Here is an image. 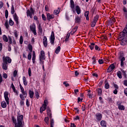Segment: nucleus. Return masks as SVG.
<instances>
[{
  "mask_svg": "<svg viewBox=\"0 0 127 127\" xmlns=\"http://www.w3.org/2000/svg\"><path fill=\"white\" fill-rule=\"evenodd\" d=\"M31 53H29L28 55V60H31Z\"/></svg>",
  "mask_w": 127,
  "mask_h": 127,
  "instance_id": "nucleus-62",
  "label": "nucleus"
},
{
  "mask_svg": "<svg viewBox=\"0 0 127 127\" xmlns=\"http://www.w3.org/2000/svg\"><path fill=\"white\" fill-rule=\"evenodd\" d=\"M20 98L21 99V100L20 101V105L21 106H23L24 105V100H25V97H24V95L22 94L19 95Z\"/></svg>",
  "mask_w": 127,
  "mask_h": 127,
  "instance_id": "nucleus-11",
  "label": "nucleus"
},
{
  "mask_svg": "<svg viewBox=\"0 0 127 127\" xmlns=\"http://www.w3.org/2000/svg\"><path fill=\"white\" fill-rule=\"evenodd\" d=\"M115 68V64H111L107 70V73H111V72H112V71H113Z\"/></svg>",
  "mask_w": 127,
  "mask_h": 127,
  "instance_id": "nucleus-12",
  "label": "nucleus"
},
{
  "mask_svg": "<svg viewBox=\"0 0 127 127\" xmlns=\"http://www.w3.org/2000/svg\"><path fill=\"white\" fill-rule=\"evenodd\" d=\"M28 75L29 77L31 76V68H29L28 69Z\"/></svg>",
  "mask_w": 127,
  "mask_h": 127,
  "instance_id": "nucleus-58",
  "label": "nucleus"
},
{
  "mask_svg": "<svg viewBox=\"0 0 127 127\" xmlns=\"http://www.w3.org/2000/svg\"><path fill=\"white\" fill-rule=\"evenodd\" d=\"M9 23L11 26H12V25L14 24V22H13V21H12V20H11V19H9Z\"/></svg>",
  "mask_w": 127,
  "mask_h": 127,
  "instance_id": "nucleus-43",
  "label": "nucleus"
},
{
  "mask_svg": "<svg viewBox=\"0 0 127 127\" xmlns=\"http://www.w3.org/2000/svg\"><path fill=\"white\" fill-rule=\"evenodd\" d=\"M30 29L31 30L32 32L34 33V35H36V34H37L36 33V27L35 26V24H33L30 26Z\"/></svg>",
  "mask_w": 127,
  "mask_h": 127,
  "instance_id": "nucleus-10",
  "label": "nucleus"
},
{
  "mask_svg": "<svg viewBox=\"0 0 127 127\" xmlns=\"http://www.w3.org/2000/svg\"><path fill=\"white\" fill-rule=\"evenodd\" d=\"M17 75V70H15L13 72V77H16Z\"/></svg>",
  "mask_w": 127,
  "mask_h": 127,
  "instance_id": "nucleus-56",
  "label": "nucleus"
},
{
  "mask_svg": "<svg viewBox=\"0 0 127 127\" xmlns=\"http://www.w3.org/2000/svg\"><path fill=\"white\" fill-rule=\"evenodd\" d=\"M117 75L119 79H122V78H123V76H122V72L121 71H118L117 73Z\"/></svg>",
  "mask_w": 127,
  "mask_h": 127,
  "instance_id": "nucleus-31",
  "label": "nucleus"
},
{
  "mask_svg": "<svg viewBox=\"0 0 127 127\" xmlns=\"http://www.w3.org/2000/svg\"><path fill=\"white\" fill-rule=\"evenodd\" d=\"M119 59L121 61V66H122V67L124 66V61L126 60V58L123 57V55L121 54L119 56Z\"/></svg>",
  "mask_w": 127,
  "mask_h": 127,
  "instance_id": "nucleus-14",
  "label": "nucleus"
},
{
  "mask_svg": "<svg viewBox=\"0 0 127 127\" xmlns=\"http://www.w3.org/2000/svg\"><path fill=\"white\" fill-rule=\"evenodd\" d=\"M3 40L5 41V42H7L8 41V39L7 37L5 35H3L2 36Z\"/></svg>",
  "mask_w": 127,
  "mask_h": 127,
  "instance_id": "nucleus-36",
  "label": "nucleus"
},
{
  "mask_svg": "<svg viewBox=\"0 0 127 127\" xmlns=\"http://www.w3.org/2000/svg\"><path fill=\"white\" fill-rule=\"evenodd\" d=\"M36 56H35V52L33 51V56H32V61L33 63L34 64L35 63V58H36Z\"/></svg>",
  "mask_w": 127,
  "mask_h": 127,
  "instance_id": "nucleus-28",
  "label": "nucleus"
},
{
  "mask_svg": "<svg viewBox=\"0 0 127 127\" xmlns=\"http://www.w3.org/2000/svg\"><path fill=\"white\" fill-rule=\"evenodd\" d=\"M26 105L27 107H29V106H30V104H29V101H28V99H26Z\"/></svg>",
  "mask_w": 127,
  "mask_h": 127,
  "instance_id": "nucleus-59",
  "label": "nucleus"
},
{
  "mask_svg": "<svg viewBox=\"0 0 127 127\" xmlns=\"http://www.w3.org/2000/svg\"><path fill=\"white\" fill-rule=\"evenodd\" d=\"M119 41L121 42V45L122 46H125L127 44V39H122V40H119Z\"/></svg>",
  "mask_w": 127,
  "mask_h": 127,
  "instance_id": "nucleus-18",
  "label": "nucleus"
},
{
  "mask_svg": "<svg viewBox=\"0 0 127 127\" xmlns=\"http://www.w3.org/2000/svg\"><path fill=\"white\" fill-rule=\"evenodd\" d=\"M1 106L3 109L6 108V103H5V101H2L1 103Z\"/></svg>",
  "mask_w": 127,
  "mask_h": 127,
  "instance_id": "nucleus-33",
  "label": "nucleus"
},
{
  "mask_svg": "<svg viewBox=\"0 0 127 127\" xmlns=\"http://www.w3.org/2000/svg\"><path fill=\"white\" fill-rule=\"evenodd\" d=\"M22 80L24 86H27V81H26V77H25V76H23Z\"/></svg>",
  "mask_w": 127,
  "mask_h": 127,
  "instance_id": "nucleus-26",
  "label": "nucleus"
},
{
  "mask_svg": "<svg viewBox=\"0 0 127 127\" xmlns=\"http://www.w3.org/2000/svg\"><path fill=\"white\" fill-rule=\"evenodd\" d=\"M35 96H36V98H37V99H38L39 98V94L38 93V92L36 91Z\"/></svg>",
  "mask_w": 127,
  "mask_h": 127,
  "instance_id": "nucleus-61",
  "label": "nucleus"
},
{
  "mask_svg": "<svg viewBox=\"0 0 127 127\" xmlns=\"http://www.w3.org/2000/svg\"><path fill=\"white\" fill-rule=\"evenodd\" d=\"M2 61L5 63H11V59L9 58V57H2Z\"/></svg>",
  "mask_w": 127,
  "mask_h": 127,
  "instance_id": "nucleus-8",
  "label": "nucleus"
},
{
  "mask_svg": "<svg viewBox=\"0 0 127 127\" xmlns=\"http://www.w3.org/2000/svg\"><path fill=\"white\" fill-rule=\"evenodd\" d=\"M11 88H12L13 92H15V91H16V90L15 89V87L14 86V85H13V83H12L11 84Z\"/></svg>",
  "mask_w": 127,
  "mask_h": 127,
  "instance_id": "nucleus-47",
  "label": "nucleus"
},
{
  "mask_svg": "<svg viewBox=\"0 0 127 127\" xmlns=\"http://www.w3.org/2000/svg\"><path fill=\"white\" fill-rule=\"evenodd\" d=\"M84 16H85L86 20H89V11H87L84 13Z\"/></svg>",
  "mask_w": 127,
  "mask_h": 127,
  "instance_id": "nucleus-32",
  "label": "nucleus"
},
{
  "mask_svg": "<svg viewBox=\"0 0 127 127\" xmlns=\"http://www.w3.org/2000/svg\"><path fill=\"white\" fill-rule=\"evenodd\" d=\"M54 127V120L52 119L51 120L50 127Z\"/></svg>",
  "mask_w": 127,
  "mask_h": 127,
  "instance_id": "nucleus-42",
  "label": "nucleus"
},
{
  "mask_svg": "<svg viewBox=\"0 0 127 127\" xmlns=\"http://www.w3.org/2000/svg\"><path fill=\"white\" fill-rule=\"evenodd\" d=\"M42 17L43 20H46V17H45V15H44V14H42Z\"/></svg>",
  "mask_w": 127,
  "mask_h": 127,
  "instance_id": "nucleus-63",
  "label": "nucleus"
},
{
  "mask_svg": "<svg viewBox=\"0 0 127 127\" xmlns=\"http://www.w3.org/2000/svg\"><path fill=\"white\" fill-rule=\"evenodd\" d=\"M55 40V36H54V32H52L51 35L50 42L52 45H54V41Z\"/></svg>",
  "mask_w": 127,
  "mask_h": 127,
  "instance_id": "nucleus-13",
  "label": "nucleus"
},
{
  "mask_svg": "<svg viewBox=\"0 0 127 127\" xmlns=\"http://www.w3.org/2000/svg\"><path fill=\"white\" fill-rule=\"evenodd\" d=\"M47 17L48 20H50V19H52L54 18V15L50 14V13H48L47 15Z\"/></svg>",
  "mask_w": 127,
  "mask_h": 127,
  "instance_id": "nucleus-22",
  "label": "nucleus"
},
{
  "mask_svg": "<svg viewBox=\"0 0 127 127\" xmlns=\"http://www.w3.org/2000/svg\"><path fill=\"white\" fill-rule=\"evenodd\" d=\"M38 28L39 32H40V33H42L43 30H42V27H41V24H39L38 25Z\"/></svg>",
  "mask_w": 127,
  "mask_h": 127,
  "instance_id": "nucleus-30",
  "label": "nucleus"
},
{
  "mask_svg": "<svg viewBox=\"0 0 127 127\" xmlns=\"http://www.w3.org/2000/svg\"><path fill=\"white\" fill-rule=\"evenodd\" d=\"M69 37H70V33H67L66 37H65V42L68 41V39H69Z\"/></svg>",
  "mask_w": 127,
  "mask_h": 127,
  "instance_id": "nucleus-44",
  "label": "nucleus"
},
{
  "mask_svg": "<svg viewBox=\"0 0 127 127\" xmlns=\"http://www.w3.org/2000/svg\"><path fill=\"white\" fill-rule=\"evenodd\" d=\"M95 50H97L98 51H101V48L99 47L98 45H95Z\"/></svg>",
  "mask_w": 127,
  "mask_h": 127,
  "instance_id": "nucleus-50",
  "label": "nucleus"
},
{
  "mask_svg": "<svg viewBox=\"0 0 127 127\" xmlns=\"http://www.w3.org/2000/svg\"><path fill=\"white\" fill-rule=\"evenodd\" d=\"M76 11L77 14H80V13H81V8L78 5L76 6Z\"/></svg>",
  "mask_w": 127,
  "mask_h": 127,
  "instance_id": "nucleus-24",
  "label": "nucleus"
},
{
  "mask_svg": "<svg viewBox=\"0 0 127 127\" xmlns=\"http://www.w3.org/2000/svg\"><path fill=\"white\" fill-rule=\"evenodd\" d=\"M35 11L32 7H31L30 9H28L26 12L27 16H29L30 18H32L33 15H34Z\"/></svg>",
  "mask_w": 127,
  "mask_h": 127,
  "instance_id": "nucleus-3",
  "label": "nucleus"
},
{
  "mask_svg": "<svg viewBox=\"0 0 127 127\" xmlns=\"http://www.w3.org/2000/svg\"><path fill=\"white\" fill-rule=\"evenodd\" d=\"M105 89H109V88H110V85L109 84V83H107L105 84Z\"/></svg>",
  "mask_w": 127,
  "mask_h": 127,
  "instance_id": "nucleus-57",
  "label": "nucleus"
},
{
  "mask_svg": "<svg viewBox=\"0 0 127 127\" xmlns=\"http://www.w3.org/2000/svg\"><path fill=\"white\" fill-rule=\"evenodd\" d=\"M44 122L47 125H49V118L48 117H46L44 119Z\"/></svg>",
  "mask_w": 127,
  "mask_h": 127,
  "instance_id": "nucleus-39",
  "label": "nucleus"
},
{
  "mask_svg": "<svg viewBox=\"0 0 127 127\" xmlns=\"http://www.w3.org/2000/svg\"><path fill=\"white\" fill-rule=\"evenodd\" d=\"M43 42L44 46H45V47H47V38L46 37V36L44 37Z\"/></svg>",
  "mask_w": 127,
  "mask_h": 127,
  "instance_id": "nucleus-21",
  "label": "nucleus"
},
{
  "mask_svg": "<svg viewBox=\"0 0 127 127\" xmlns=\"http://www.w3.org/2000/svg\"><path fill=\"white\" fill-rule=\"evenodd\" d=\"M4 98L5 99V101H6L7 105L9 104V98H8V92L7 91H5L4 92Z\"/></svg>",
  "mask_w": 127,
  "mask_h": 127,
  "instance_id": "nucleus-7",
  "label": "nucleus"
},
{
  "mask_svg": "<svg viewBox=\"0 0 127 127\" xmlns=\"http://www.w3.org/2000/svg\"><path fill=\"white\" fill-rule=\"evenodd\" d=\"M60 11V8H58L57 10H55L54 11V14H59V12Z\"/></svg>",
  "mask_w": 127,
  "mask_h": 127,
  "instance_id": "nucleus-38",
  "label": "nucleus"
},
{
  "mask_svg": "<svg viewBox=\"0 0 127 127\" xmlns=\"http://www.w3.org/2000/svg\"><path fill=\"white\" fill-rule=\"evenodd\" d=\"M12 120L13 123L15 124V127H23V115H18L17 117V123H16V119L14 118V117H12Z\"/></svg>",
  "mask_w": 127,
  "mask_h": 127,
  "instance_id": "nucleus-1",
  "label": "nucleus"
},
{
  "mask_svg": "<svg viewBox=\"0 0 127 127\" xmlns=\"http://www.w3.org/2000/svg\"><path fill=\"white\" fill-rule=\"evenodd\" d=\"M19 43L20 44H22V43H23V39L22 38V36L20 37Z\"/></svg>",
  "mask_w": 127,
  "mask_h": 127,
  "instance_id": "nucleus-53",
  "label": "nucleus"
},
{
  "mask_svg": "<svg viewBox=\"0 0 127 127\" xmlns=\"http://www.w3.org/2000/svg\"><path fill=\"white\" fill-rule=\"evenodd\" d=\"M98 93L99 96H101V95H102V89L98 88Z\"/></svg>",
  "mask_w": 127,
  "mask_h": 127,
  "instance_id": "nucleus-51",
  "label": "nucleus"
},
{
  "mask_svg": "<svg viewBox=\"0 0 127 127\" xmlns=\"http://www.w3.org/2000/svg\"><path fill=\"white\" fill-rule=\"evenodd\" d=\"M64 85L65 87H69L70 86V84L69 83H67V81H64L63 82Z\"/></svg>",
  "mask_w": 127,
  "mask_h": 127,
  "instance_id": "nucleus-52",
  "label": "nucleus"
},
{
  "mask_svg": "<svg viewBox=\"0 0 127 127\" xmlns=\"http://www.w3.org/2000/svg\"><path fill=\"white\" fill-rule=\"evenodd\" d=\"M28 48L30 52H32V45L31 44H29Z\"/></svg>",
  "mask_w": 127,
  "mask_h": 127,
  "instance_id": "nucleus-45",
  "label": "nucleus"
},
{
  "mask_svg": "<svg viewBox=\"0 0 127 127\" xmlns=\"http://www.w3.org/2000/svg\"><path fill=\"white\" fill-rule=\"evenodd\" d=\"M101 126L103 127H106L107 125H106V121H102L100 123Z\"/></svg>",
  "mask_w": 127,
  "mask_h": 127,
  "instance_id": "nucleus-34",
  "label": "nucleus"
},
{
  "mask_svg": "<svg viewBox=\"0 0 127 127\" xmlns=\"http://www.w3.org/2000/svg\"><path fill=\"white\" fill-rule=\"evenodd\" d=\"M121 72H122L123 75L125 76V77L127 76V73H126V71L124 70L123 69H122Z\"/></svg>",
  "mask_w": 127,
  "mask_h": 127,
  "instance_id": "nucleus-60",
  "label": "nucleus"
},
{
  "mask_svg": "<svg viewBox=\"0 0 127 127\" xmlns=\"http://www.w3.org/2000/svg\"><path fill=\"white\" fill-rule=\"evenodd\" d=\"M74 1L73 0H70V7L72 9L73 13H75V10H74Z\"/></svg>",
  "mask_w": 127,
  "mask_h": 127,
  "instance_id": "nucleus-19",
  "label": "nucleus"
},
{
  "mask_svg": "<svg viewBox=\"0 0 127 127\" xmlns=\"http://www.w3.org/2000/svg\"><path fill=\"white\" fill-rule=\"evenodd\" d=\"M127 31L126 30H123V32H120L119 35V40L127 39Z\"/></svg>",
  "mask_w": 127,
  "mask_h": 127,
  "instance_id": "nucleus-2",
  "label": "nucleus"
},
{
  "mask_svg": "<svg viewBox=\"0 0 127 127\" xmlns=\"http://www.w3.org/2000/svg\"><path fill=\"white\" fill-rule=\"evenodd\" d=\"M5 18H7V17H8V11L6 9L5 11Z\"/></svg>",
  "mask_w": 127,
  "mask_h": 127,
  "instance_id": "nucleus-49",
  "label": "nucleus"
},
{
  "mask_svg": "<svg viewBox=\"0 0 127 127\" xmlns=\"http://www.w3.org/2000/svg\"><path fill=\"white\" fill-rule=\"evenodd\" d=\"M60 50H61V48L60 47V46H58L55 51V53H56V54H58L59 53V52H60Z\"/></svg>",
  "mask_w": 127,
  "mask_h": 127,
  "instance_id": "nucleus-35",
  "label": "nucleus"
},
{
  "mask_svg": "<svg viewBox=\"0 0 127 127\" xmlns=\"http://www.w3.org/2000/svg\"><path fill=\"white\" fill-rule=\"evenodd\" d=\"M75 23H79L81 21V18L80 17L76 16L75 17Z\"/></svg>",
  "mask_w": 127,
  "mask_h": 127,
  "instance_id": "nucleus-25",
  "label": "nucleus"
},
{
  "mask_svg": "<svg viewBox=\"0 0 127 127\" xmlns=\"http://www.w3.org/2000/svg\"><path fill=\"white\" fill-rule=\"evenodd\" d=\"M19 87L22 93V94H20V95H23V96H24L25 98H26V97H27V93L26 91H24V89L21 84H19Z\"/></svg>",
  "mask_w": 127,
  "mask_h": 127,
  "instance_id": "nucleus-9",
  "label": "nucleus"
},
{
  "mask_svg": "<svg viewBox=\"0 0 127 127\" xmlns=\"http://www.w3.org/2000/svg\"><path fill=\"white\" fill-rule=\"evenodd\" d=\"M117 105L118 107L119 110H120V111H125L126 109L125 106L122 105V102H121V101H117Z\"/></svg>",
  "mask_w": 127,
  "mask_h": 127,
  "instance_id": "nucleus-6",
  "label": "nucleus"
},
{
  "mask_svg": "<svg viewBox=\"0 0 127 127\" xmlns=\"http://www.w3.org/2000/svg\"><path fill=\"white\" fill-rule=\"evenodd\" d=\"M92 60H93V62H92V64H96V58L95 57H93L92 58Z\"/></svg>",
  "mask_w": 127,
  "mask_h": 127,
  "instance_id": "nucleus-55",
  "label": "nucleus"
},
{
  "mask_svg": "<svg viewBox=\"0 0 127 127\" xmlns=\"http://www.w3.org/2000/svg\"><path fill=\"white\" fill-rule=\"evenodd\" d=\"M13 18L16 22V24H18L19 22H18V16H17V15H16V13H15L13 15Z\"/></svg>",
  "mask_w": 127,
  "mask_h": 127,
  "instance_id": "nucleus-20",
  "label": "nucleus"
},
{
  "mask_svg": "<svg viewBox=\"0 0 127 127\" xmlns=\"http://www.w3.org/2000/svg\"><path fill=\"white\" fill-rule=\"evenodd\" d=\"M96 119L97 122H100L102 120V115L100 113H97L95 115Z\"/></svg>",
  "mask_w": 127,
  "mask_h": 127,
  "instance_id": "nucleus-15",
  "label": "nucleus"
},
{
  "mask_svg": "<svg viewBox=\"0 0 127 127\" xmlns=\"http://www.w3.org/2000/svg\"><path fill=\"white\" fill-rule=\"evenodd\" d=\"M51 110H50V108H47V115L49 116V117H51V116H52V114H51Z\"/></svg>",
  "mask_w": 127,
  "mask_h": 127,
  "instance_id": "nucleus-29",
  "label": "nucleus"
},
{
  "mask_svg": "<svg viewBox=\"0 0 127 127\" xmlns=\"http://www.w3.org/2000/svg\"><path fill=\"white\" fill-rule=\"evenodd\" d=\"M77 29H78V27H75V28H74L71 32V34H74V33H75V32L77 31Z\"/></svg>",
  "mask_w": 127,
  "mask_h": 127,
  "instance_id": "nucleus-37",
  "label": "nucleus"
},
{
  "mask_svg": "<svg viewBox=\"0 0 127 127\" xmlns=\"http://www.w3.org/2000/svg\"><path fill=\"white\" fill-rule=\"evenodd\" d=\"M14 10V6H13V5H12L11 8V14H13L15 12Z\"/></svg>",
  "mask_w": 127,
  "mask_h": 127,
  "instance_id": "nucleus-41",
  "label": "nucleus"
},
{
  "mask_svg": "<svg viewBox=\"0 0 127 127\" xmlns=\"http://www.w3.org/2000/svg\"><path fill=\"white\" fill-rule=\"evenodd\" d=\"M14 35L15 37H16V38H17V37L18 36V34L17 33V31H14Z\"/></svg>",
  "mask_w": 127,
  "mask_h": 127,
  "instance_id": "nucleus-54",
  "label": "nucleus"
},
{
  "mask_svg": "<svg viewBox=\"0 0 127 127\" xmlns=\"http://www.w3.org/2000/svg\"><path fill=\"white\" fill-rule=\"evenodd\" d=\"M124 93L127 96V88L124 90Z\"/></svg>",
  "mask_w": 127,
  "mask_h": 127,
  "instance_id": "nucleus-64",
  "label": "nucleus"
},
{
  "mask_svg": "<svg viewBox=\"0 0 127 127\" xmlns=\"http://www.w3.org/2000/svg\"><path fill=\"white\" fill-rule=\"evenodd\" d=\"M123 12L125 18L127 20V8L126 7H123Z\"/></svg>",
  "mask_w": 127,
  "mask_h": 127,
  "instance_id": "nucleus-17",
  "label": "nucleus"
},
{
  "mask_svg": "<svg viewBox=\"0 0 127 127\" xmlns=\"http://www.w3.org/2000/svg\"><path fill=\"white\" fill-rule=\"evenodd\" d=\"M39 59L40 62L43 63L44 61L42 62V60H45V53H44V51H41L40 55H39Z\"/></svg>",
  "mask_w": 127,
  "mask_h": 127,
  "instance_id": "nucleus-5",
  "label": "nucleus"
},
{
  "mask_svg": "<svg viewBox=\"0 0 127 127\" xmlns=\"http://www.w3.org/2000/svg\"><path fill=\"white\" fill-rule=\"evenodd\" d=\"M8 67V65L7 64V63H4L3 62L2 64V68L3 69V70H7V67Z\"/></svg>",
  "mask_w": 127,
  "mask_h": 127,
  "instance_id": "nucleus-16",
  "label": "nucleus"
},
{
  "mask_svg": "<svg viewBox=\"0 0 127 127\" xmlns=\"http://www.w3.org/2000/svg\"><path fill=\"white\" fill-rule=\"evenodd\" d=\"M4 26H5L6 28L8 29V27H9V25H8V22L6 21L4 23Z\"/></svg>",
  "mask_w": 127,
  "mask_h": 127,
  "instance_id": "nucleus-48",
  "label": "nucleus"
},
{
  "mask_svg": "<svg viewBox=\"0 0 127 127\" xmlns=\"http://www.w3.org/2000/svg\"><path fill=\"white\" fill-rule=\"evenodd\" d=\"M29 94L30 98H31V99H32V98H33V96L34 95V92H33V91L30 90L29 91Z\"/></svg>",
  "mask_w": 127,
  "mask_h": 127,
  "instance_id": "nucleus-27",
  "label": "nucleus"
},
{
  "mask_svg": "<svg viewBox=\"0 0 127 127\" xmlns=\"http://www.w3.org/2000/svg\"><path fill=\"white\" fill-rule=\"evenodd\" d=\"M99 19V16L96 15L93 19L92 22H91V27H94L96 26V24L97 23V22L98 21V20Z\"/></svg>",
  "mask_w": 127,
  "mask_h": 127,
  "instance_id": "nucleus-4",
  "label": "nucleus"
},
{
  "mask_svg": "<svg viewBox=\"0 0 127 127\" xmlns=\"http://www.w3.org/2000/svg\"><path fill=\"white\" fill-rule=\"evenodd\" d=\"M45 110H46V106L42 105L40 109V113H41V114H42V113H43V112H44Z\"/></svg>",
  "mask_w": 127,
  "mask_h": 127,
  "instance_id": "nucleus-23",
  "label": "nucleus"
},
{
  "mask_svg": "<svg viewBox=\"0 0 127 127\" xmlns=\"http://www.w3.org/2000/svg\"><path fill=\"white\" fill-rule=\"evenodd\" d=\"M42 106L47 107V106H48V101H47V100H44V104L42 105Z\"/></svg>",
  "mask_w": 127,
  "mask_h": 127,
  "instance_id": "nucleus-40",
  "label": "nucleus"
},
{
  "mask_svg": "<svg viewBox=\"0 0 127 127\" xmlns=\"http://www.w3.org/2000/svg\"><path fill=\"white\" fill-rule=\"evenodd\" d=\"M94 46H95V43H91V45L89 46V47H90L91 50H93V49H94Z\"/></svg>",
  "mask_w": 127,
  "mask_h": 127,
  "instance_id": "nucleus-46",
  "label": "nucleus"
}]
</instances>
